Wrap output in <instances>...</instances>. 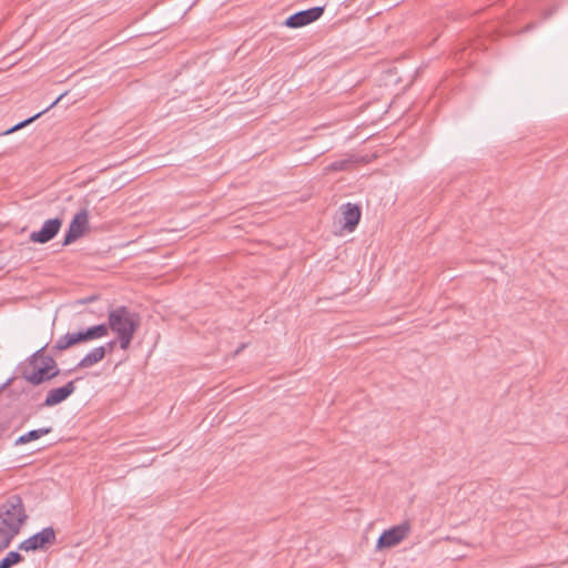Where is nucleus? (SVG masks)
Listing matches in <instances>:
<instances>
[{"instance_id": "0eeeda50", "label": "nucleus", "mask_w": 568, "mask_h": 568, "mask_svg": "<svg viewBox=\"0 0 568 568\" xmlns=\"http://www.w3.org/2000/svg\"><path fill=\"white\" fill-rule=\"evenodd\" d=\"M55 540V532L53 528L47 527L43 528L41 531L34 534L33 536L29 537L28 539L23 540L19 545V549L26 550V551H33L38 549L44 548L47 545L53 544Z\"/></svg>"}, {"instance_id": "4468645a", "label": "nucleus", "mask_w": 568, "mask_h": 568, "mask_svg": "<svg viewBox=\"0 0 568 568\" xmlns=\"http://www.w3.org/2000/svg\"><path fill=\"white\" fill-rule=\"evenodd\" d=\"M51 432V427H43V428H39V429H32L23 435H21L20 437H18L16 439V445H24V444H28L32 440H37L39 439L40 437L49 434Z\"/></svg>"}, {"instance_id": "ddd939ff", "label": "nucleus", "mask_w": 568, "mask_h": 568, "mask_svg": "<svg viewBox=\"0 0 568 568\" xmlns=\"http://www.w3.org/2000/svg\"><path fill=\"white\" fill-rule=\"evenodd\" d=\"M68 94V92H63L62 94H60L47 109H44L43 111L34 114L33 116L24 120V121H21L19 122L18 124H16L14 126H12L11 129L7 130L4 132V134H9V133H12L23 126H26L27 124L31 123L32 121H34L36 119H38L39 116H41L43 113H45L47 111H49L51 108L55 106L65 95Z\"/></svg>"}, {"instance_id": "f3484780", "label": "nucleus", "mask_w": 568, "mask_h": 568, "mask_svg": "<svg viewBox=\"0 0 568 568\" xmlns=\"http://www.w3.org/2000/svg\"><path fill=\"white\" fill-rule=\"evenodd\" d=\"M21 560L22 556L18 551H10L0 561V568H11L13 565L20 562Z\"/></svg>"}, {"instance_id": "f257e3e1", "label": "nucleus", "mask_w": 568, "mask_h": 568, "mask_svg": "<svg viewBox=\"0 0 568 568\" xmlns=\"http://www.w3.org/2000/svg\"><path fill=\"white\" fill-rule=\"evenodd\" d=\"M43 349H38L21 367L22 377L32 385L51 381L60 374L55 359L44 354Z\"/></svg>"}, {"instance_id": "f03ea898", "label": "nucleus", "mask_w": 568, "mask_h": 568, "mask_svg": "<svg viewBox=\"0 0 568 568\" xmlns=\"http://www.w3.org/2000/svg\"><path fill=\"white\" fill-rule=\"evenodd\" d=\"M108 332L112 331L116 334L122 349H128L136 329L140 326V317L135 313L121 306L109 312Z\"/></svg>"}, {"instance_id": "9b49d317", "label": "nucleus", "mask_w": 568, "mask_h": 568, "mask_svg": "<svg viewBox=\"0 0 568 568\" xmlns=\"http://www.w3.org/2000/svg\"><path fill=\"white\" fill-rule=\"evenodd\" d=\"M342 215L343 229L352 232L359 223L362 213L359 206L352 203H346L342 206Z\"/></svg>"}, {"instance_id": "1a4fd4ad", "label": "nucleus", "mask_w": 568, "mask_h": 568, "mask_svg": "<svg viewBox=\"0 0 568 568\" xmlns=\"http://www.w3.org/2000/svg\"><path fill=\"white\" fill-rule=\"evenodd\" d=\"M62 220L59 217L47 220L39 231L30 234V241L33 243H47L51 241L59 232Z\"/></svg>"}, {"instance_id": "f8f14e48", "label": "nucleus", "mask_w": 568, "mask_h": 568, "mask_svg": "<svg viewBox=\"0 0 568 568\" xmlns=\"http://www.w3.org/2000/svg\"><path fill=\"white\" fill-rule=\"evenodd\" d=\"M106 349L104 346L92 348L79 363L78 367L89 368L101 362L105 356Z\"/></svg>"}, {"instance_id": "423d86ee", "label": "nucleus", "mask_w": 568, "mask_h": 568, "mask_svg": "<svg viewBox=\"0 0 568 568\" xmlns=\"http://www.w3.org/2000/svg\"><path fill=\"white\" fill-rule=\"evenodd\" d=\"M89 227V212L87 209L80 210L69 224L64 235L63 245H69L81 237Z\"/></svg>"}, {"instance_id": "6e6552de", "label": "nucleus", "mask_w": 568, "mask_h": 568, "mask_svg": "<svg viewBox=\"0 0 568 568\" xmlns=\"http://www.w3.org/2000/svg\"><path fill=\"white\" fill-rule=\"evenodd\" d=\"M323 12L324 7H314L298 11L286 19L285 26L293 29L305 27L320 19Z\"/></svg>"}, {"instance_id": "a211bd4d", "label": "nucleus", "mask_w": 568, "mask_h": 568, "mask_svg": "<svg viewBox=\"0 0 568 568\" xmlns=\"http://www.w3.org/2000/svg\"><path fill=\"white\" fill-rule=\"evenodd\" d=\"M114 345H115V342H114V341H112V342L108 343V346H109V348H110V349H112Z\"/></svg>"}, {"instance_id": "7ed1b4c3", "label": "nucleus", "mask_w": 568, "mask_h": 568, "mask_svg": "<svg viewBox=\"0 0 568 568\" xmlns=\"http://www.w3.org/2000/svg\"><path fill=\"white\" fill-rule=\"evenodd\" d=\"M108 335V326L99 324L88 327L83 331L67 333L60 336L53 348L61 352L81 343H88L94 339L105 337Z\"/></svg>"}, {"instance_id": "2eb2a0df", "label": "nucleus", "mask_w": 568, "mask_h": 568, "mask_svg": "<svg viewBox=\"0 0 568 568\" xmlns=\"http://www.w3.org/2000/svg\"><path fill=\"white\" fill-rule=\"evenodd\" d=\"M357 162V159L353 155L346 158V159H343V160H339V161H335L331 164H328L325 169H324V172L327 174V173H331V172H337V171H346V170H349L352 169L353 164Z\"/></svg>"}, {"instance_id": "20e7f679", "label": "nucleus", "mask_w": 568, "mask_h": 568, "mask_svg": "<svg viewBox=\"0 0 568 568\" xmlns=\"http://www.w3.org/2000/svg\"><path fill=\"white\" fill-rule=\"evenodd\" d=\"M26 518L22 501L17 496L11 497L0 506V525L9 529H16L17 534H19Z\"/></svg>"}, {"instance_id": "39448f33", "label": "nucleus", "mask_w": 568, "mask_h": 568, "mask_svg": "<svg viewBox=\"0 0 568 568\" xmlns=\"http://www.w3.org/2000/svg\"><path fill=\"white\" fill-rule=\"evenodd\" d=\"M410 526L407 523L399 524L385 530L378 538L376 548H392L400 544L409 534Z\"/></svg>"}, {"instance_id": "9d476101", "label": "nucleus", "mask_w": 568, "mask_h": 568, "mask_svg": "<svg viewBox=\"0 0 568 568\" xmlns=\"http://www.w3.org/2000/svg\"><path fill=\"white\" fill-rule=\"evenodd\" d=\"M75 390V381H70L65 385L52 388L47 393L43 407H52L64 402Z\"/></svg>"}, {"instance_id": "dca6fc26", "label": "nucleus", "mask_w": 568, "mask_h": 568, "mask_svg": "<svg viewBox=\"0 0 568 568\" xmlns=\"http://www.w3.org/2000/svg\"><path fill=\"white\" fill-rule=\"evenodd\" d=\"M17 535L16 529H9L0 525V550L6 549Z\"/></svg>"}]
</instances>
